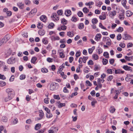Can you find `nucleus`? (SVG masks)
<instances>
[{"label": "nucleus", "mask_w": 133, "mask_h": 133, "mask_svg": "<svg viewBox=\"0 0 133 133\" xmlns=\"http://www.w3.org/2000/svg\"><path fill=\"white\" fill-rule=\"evenodd\" d=\"M6 92L8 93V96L12 99L14 97L15 93L14 91L12 89H7L6 90Z\"/></svg>", "instance_id": "obj_1"}, {"label": "nucleus", "mask_w": 133, "mask_h": 133, "mask_svg": "<svg viewBox=\"0 0 133 133\" xmlns=\"http://www.w3.org/2000/svg\"><path fill=\"white\" fill-rule=\"evenodd\" d=\"M10 37L8 35L5 36L4 37L1 41V45L7 42L10 39Z\"/></svg>", "instance_id": "obj_2"}, {"label": "nucleus", "mask_w": 133, "mask_h": 133, "mask_svg": "<svg viewBox=\"0 0 133 133\" xmlns=\"http://www.w3.org/2000/svg\"><path fill=\"white\" fill-rule=\"evenodd\" d=\"M58 84L57 83H52L50 85V89L52 91L54 90L58 87Z\"/></svg>", "instance_id": "obj_3"}, {"label": "nucleus", "mask_w": 133, "mask_h": 133, "mask_svg": "<svg viewBox=\"0 0 133 133\" xmlns=\"http://www.w3.org/2000/svg\"><path fill=\"white\" fill-rule=\"evenodd\" d=\"M116 11L114 10L110 11L108 12L109 16L111 18H113L114 16L116 15Z\"/></svg>", "instance_id": "obj_4"}, {"label": "nucleus", "mask_w": 133, "mask_h": 133, "mask_svg": "<svg viewBox=\"0 0 133 133\" xmlns=\"http://www.w3.org/2000/svg\"><path fill=\"white\" fill-rule=\"evenodd\" d=\"M16 60L15 58L12 57L9 59L7 61V63L9 64H12L15 62Z\"/></svg>", "instance_id": "obj_5"}, {"label": "nucleus", "mask_w": 133, "mask_h": 133, "mask_svg": "<svg viewBox=\"0 0 133 133\" xmlns=\"http://www.w3.org/2000/svg\"><path fill=\"white\" fill-rule=\"evenodd\" d=\"M131 37L129 35L124 34L123 36V38L125 40H130L131 39Z\"/></svg>", "instance_id": "obj_6"}, {"label": "nucleus", "mask_w": 133, "mask_h": 133, "mask_svg": "<svg viewBox=\"0 0 133 133\" xmlns=\"http://www.w3.org/2000/svg\"><path fill=\"white\" fill-rule=\"evenodd\" d=\"M51 17L53 18L54 20H55L56 21H58L59 19V16H57V15L56 13H53Z\"/></svg>", "instance_id": "obj_7"}, {"label": "nucleus", "mask_w": 133, "mask_h": 133, "mask_svg": "<svg viewBox=\"0 0 133 133\" xmlns=\"http://www.w3.org/2000/svg\"><path fill=\"white\" fill-rule=\"evenodd\" d=\"M39 116L40 117L39 118H37V119L38 120H40L41 119L44 115V113L42 110H39Z\"/></svg>", "instance_id": "obj_8"}, {"label": "nucleus", "mask_w": 133, "mask_h": 133, "mask_svg": "<svg viewBox=\"0 0 133 133\" xmlns=\"http://www.w3.org/2000/svg\"><path fill=\"white\" fill-rule=\"evenodd\" d=\"M57 103L58 104V108H60L63 107H65V103H61L59 101L57 102Z\"/></svg>", "instance_id": "obj_9"}, {"label": "nucleus", "mask_w": 133, "mask_h": 133, "mask_svg": "<svg viewBox=\"0 0 133 133\" xmlns=\"http://www.w3.org/2000/svg\"><path fill=\"white\" fill-rule=\"evenodd\" d=\"M124 11H123L122 12V13H120L119 15V17L120 19L123 20L124 19Z\"/></svg>", "instance_id": "obj_10"}, {"label": "nucleus", "mask_w": 133, "mask_h": 133, "mask_svg": "<svg viewBox=\"0 0 133 133\" xmlns=\"http://www.w3.org/2000/svg\"><path fill=\"white\" fill-rule=\"evenodd\" d=\"M115 72L116 74H120L121 73L123 74L124 71L120 69H117L115 70Z\"/></svg>", "instance_id": "obj_11"}, {"label": "nucleus", "mask_w": 133, "mask_h": 133, "mask_svg": "<svg viewBox=\"0 0 133 133\" xmlns=\"http://www.w3.org/2000/svg\"><path fill=\"white\" fill-rule=\"evenodd\" d=\"M101 35L100 34H97L96 36L95 37V39L96 41L99 40L101 38Z\"/></svg>", "instance_id": "obj_12"}, {"label": "nucleus", "mask_w": 133, "mask_h": 133, "mask_svg": "<svg viewBox=\"0 0 133 133\" xmlns=\"http://www.w3.org/2000/svg\"><path fill=\"white\" fill-rule=\"evenodd\" d=\"M66 29V26L65 25H62L61 27H59L58 28V30L59 31H61L62 30H65Z\"/></svg>", "instance_id": "obj_13"}, {"label": "nucleus", "mask_w": 133, "mask_h": 133, "mask_svg": "<svg viewBox=\"0 0 133 133\" xmlns=\"http://www.w3.org/2000/svg\"><path fill=\"white\" fill-rule=\"evenodd\" d=\"M106 15L105 13H104L102 15H100L99 16V18L101 20H104L106 18Z\"/></svg>", "instance_id": "obj_14"}, {"label": "nucleus", "mask_w": 133, "mask_h": 133, "mask_svg": "<svg viewBox=\"0 0 133 133\" xmlns=\"http://www.w3.org/2000/svg\"><path fill=\"white\" fill-rule=\"evenodd\" d=\"M131 67L127 65H124L123 67V68L126 70L130 71L131 70Z\"/></svg>", "instance_id": "obj_15"}, {"label": "nucleus", "mask_w": 133, "mask_h": 133, "mask_svg": "<svg viewBox=\"0 0 133 133\" xmlns=\"http://www.w3.org/2000/svg\"><path fill=\"white\" fill-rule=\"evenodd\" d=\"M65 14L67 16H69L71 15V11L70 10H67L65 11Z\"/></svg>", "instance_id": "obj_16"}, {"label": "nucleus", "mask_w": 133, "mask_h": 133, "mask_svg": "<svg viewBox=\"0 0 133 133\" xmlns=\"http://www.w3.org/2000/svg\"><path fill=\"white\" fill-rule=\"evenodd\" d=\"M51 39L52 41H55L56 40H59V38L58 36L55 37L52 36L51 37Z\"/></svg>", "instance_id": "obj_17"}, {"label": "nucleus", "mask_w": 133, "mask_h": 133, "mask_svg": "<svg viewBox=\"0 0 133 133\" xmlns=\"http://www.w3.org/2000/svg\"><path fill=\"white\" fill-rule=\"evenodd\" d=\"M40 18L42 21L45 22L46 21V16L45 15H42L41 16Z\"/></svg>", "instance_id": "obj_18"}, {"label": "nucleus", "mask_w": 133, "mask_h": 133, "mask_svg": "<svg viewBox=\"0 0 133 133\" xmlns=\"http://www.w3.org/2000/svg\"><path fill=\"white\" fill-rule=\"evenodd\" d=\"M17 5L21 9H22L24 7V5L22 3H17Z\"/></svg>", "instance_id": "obj_19"}, {"label": "nucleus", "mask_w": 133, "mask_h": 133, "mask_svg": "<svg viewBox=\"0 0 133 133\" xmlns=\"http://www.w3.org/2000/svg\"><path fill=\"white\" fill-rule=\"evenodd\" d=\"M126 14L127 16L130 17L133 14V13L130 11H126Z\"/></svg>", "instance_id": "obj_20"}, {"label": "nucleus", "mask_w": 133, "mask_h": 133, "mask_svg": "<svg viewBox=\"0 0 133 133\" xmlns=\"http://www.w3.org/2000/svg\"><path fill=\"white\" fill-rule=\"evenodd\" d=\"M54 129H56V130H53L52 129L49 130L48 131L49 133H53L54 131L56 132L58 130V127H55Z\"/></svg>", "instance_id": "obj_21"}, {"label": "nucleus", "mask_w": 133, "mask_h": 133, "mask_svg": "<svg viewBox=\"0 0 133 133\" xmlns=\"http://www.w3.org/2000/svg\"><path fill=\"white\" fill-rule=\"evenodd\" d=\"M115 110L116 109L114 107L111 106L110 107V111L111 113H113L115 112Z\"/></svg>", "instance_id": "obj_22"}, {"label": "nucleus", "mask_w": 133, "mask_h": 133, "mask_svg": "<svg viewBox=\"0 0 133 133\" xmlns=\"http://www.w3.org/2000/svg\"><path fill=\"white\" fill-rule=\"evenodd\" d=\"M41 71L43 73H45L48 72V70L46 68H43L41 69Z\"/></svg>", "instance_id": "obj_23"}, {"label": "nucleus", "mask_w": 133, "mask_h": 133, "mask_svg": "<svg viewBox=\"0 0 133 133\" xmlns=\"http://www.w3.org/2000/svg\"><path fill=\"white\" fill-rule=\"evenodd\" d=\"M95 49V47L94 46H92L91 48L89 49H88L89 53L90 54H91Z\"/></svg>", "instance_id": "obj_24"}, {"label": "nucleus", "mask_w": 133, "mask_h": 133, "mask_svg": "<svg viewBox=\"0 0 133 133\" xmlns=\"http://www.w3.org/2000/svg\"><path fill=\"white\" fill-rule=\"evenodd\" d=\"M61 22L62 24H66L67 23V21L64 18H63L61 21Z\"/></svg>", "instance_id": "obj_25"}, {"label": "nucleus", "mask_w": 133, "mask_h": 133, "mask_svg": "<svg viewBox=\"0 0 133 133\" xmlns=\"http://www.w3.org/2000/svg\"><path fill=\"white\" fill-rule=\"evenodd\" d=\"M37 60V58L35 57H33L32 58L31 62L32 63L35 64V62Z\"/></svg>", "instance_id": "obj_26"}, {"label": "nucleus", "mask_w": 133, "mask_h": 133, "mask_svg": "<svg viewBox=\"0 0 133 133\" xmlns=\"http://www.w3.org/2000/svg\"><path fill=\"white\" fill-rule=\"evenodd\" d=\"M102 63L103 65H106L108 62V60L107 59L103 58L102 59Z\"/></svg>", "instance_id": "obj_27"}, {"label": "nucleus", "mask_w": 133, "mask_h": 133, "mask_svg": "<svg viewBox=\"0 0 133 133\" xmlns=\"http://www.w3.org/2000/svg\"><path fill=\"white\" fill-rule=\"evenodd\" d=\"M132 56L128 57H127V56H125V58L128 61H129L130 60L132 61Z\"/></svg>", "instance_id": "obj_28"}, {"label": "nucleus", "mask_w": 133, "mask_h": 133, "mask_svg": "<svg viewBox=\"0 0 133 133\" xmlns=\"http://www.w3.org/2000/svg\"><path fill=\"white\" fill-rule=\"evenodd\" d=\"M108 40H110V38L108 37H104L103 38V42H106Z\"/></svg>", "instance_id": "obj_29"}, {"label": "nucleus", "mask_w": 133, "mask_h": 133, "mask_svg": "<svg viewBox=\"0 0 133 133\" xmlns=\"http://www.w3.org/2000/svg\"><path fill=\"white\" fill-rule=\"evenodd\" d=\"M41 127V124H37L35 126V129L36 130H37L39 129Z\"/></svg>", "instance_id": "obj_30"}, {"label": "nucleus", "mask_w": 133, "mask_h": 133, "mask_svg": "<svg viewBox=\"0 0 133 133\" xmlns=\"http://www.w3.org/2000/svg\"><path fill=\"white\" fill-rule=\"evenodd\" d=\"M67 35L70 37H72L74 36V35L73 33H72L70 31L67 32Z\"/></svg>", "instance_id": "obj_31"}, {"label": "nucleus", "mask_w": 133, "mask_h": 133, "mask_svg": "<svg viewBox=\"0 0 133 133\" xmlns=\"http://www.w3.org/2000/svg\"><path fill=\"white\" fill-rule=\"evenodd\" d=\"M98 22V20L96 18H93L92 19V22L94 24H96Z\"/></svg>", "instance_id": "obj_32"}, {"label": "nucleus", "mask_w": 133, "mask_h": 133, "mask_svg": "<svg viewBox=\"0 0 133 133\" xmlns=\"http://www.w3.org/2000/svg\"><path fill=\"white\" fill-rule=\"evenodd\" d=\"M103 56L106 58H109V54L107 52H104L103 54Z\"/></svg>", "instance_id": "obj_33"}, {"label": "nucleus", "mask_w": 133, "mask_h": 133, "mask_svg": "<svg viewBox=\"0 0 133 133\" xmlns=\"http://www.w3.org/2000/svg\"><path fill=\"white\" fill-rule=\"evenodd\" d=\"M97 103V102L96 100H94V101L91 102V105L93 107H95V104Z\"/></svg>", "instance_id": "obj_34"}, {"label": "nucleus", "mask_w": 133, "mask_h": 133, "mask_svg": "<svg viewBox=\"0 0 133 133\" xmlns=\"http://www.w3.org/2000/svg\"><path fill=\"white\" fill-rule=\"evenodd\" d=\"M83 12L85 13H87L89 11V9L86 7L84 8L83 9Z\"/></svg>", "instance_id": "obj_35"}, {"label": "nucleus", "mask_w": 133, "mask_h": 133, "mask_svg": "<svg viewBox=\"0 0 133 133\" xmlns=\"http://www.w3.org/2000/svg\"><path fill=\"white\" fill-rule=\"evenodd\" d=\"M46 117L48 118H50L52 116V114L50 113H46Z\"/></svg>", "instance_id": "obj_36"}, {"label": "nucleus", "mask_w": 133, "mask_h": 133, "mask_svg": "<svg viewBox=\"0 0 133 133\" xmlns=\"http://www.w3.org/2000/svg\"><path fill=\"white\" fill-rule=\"evenodd\" d=\"M54 24L53 23H50L48 26V27L49 28L51 29L54 27Z\"/></svg>", "instance_id": "obj_37"}, {"label": "nucleus", "mask_w": 133, "mask_h": 133, "mask_svg": "<svg viewBox=\"0 0 133 133\" xmlns=\"http://www.w3.org/2000/svg\"><path fill=\"white\" fill-rule=\"evenodd\" d=\"M123 30V28L121 27H119L117 29V31L119 32H121Z\"/></svg>", "instance_id": "obj_38"}, {"label": "nucleus", "mask_w": 133, "mask_h": 133, "mask_svg": "<svg viewBox=\"0 0 133 133\" xmlns=\"http://www.w3.org/2000/svg\"><path fill=\"white\" fill-rule=\"evenodd\" d=\"M84 27V25L83 23H81L79 24L78 26V28L79 29H83Z\"/></svg>", "instance_id": "obj_39"}, {"label": "nucleus", "mask_w": 133, "mask_h": 133, "mask_svg": "<svg viewBox=\"0 0 133 133\" xmlns=\"http://www.w3.org/2000/svg\"><path fill=\"white\" fill-rule=\"evenodd\" d=\"M2 120L3 122H5L7 121V119L6 117L3 116L2 118Z\"/></svg>", "instance_id": "obj_40"}, {"label": "nucleus", "mask_w": 133, "mask_h": 133, "mask_svg": "<svg viewBox=\"0 0 133 133\" xmlns=\"http://www.w3.org/2000/svg\"><path fill=\"white\" fill-rule=\"evenodd\" d=\"M77 15L79 17H82L83 16V15L81 11H79L77 13Z\"/></svg>", "instance_id": "obj_41"}, {"label": "nucleus", "mask_w": 133, "mask_h": 133, "mask_svg": "<svg viewBox=\"0 0 133 133\" xmlns=\"http://www.w3.org/2000/svg\"><path fill=\"white\" fill-rule=\"evenodd\" d=\"M88 57H84L82 58V61L84 63H85L86 60L88 59Z\"/></svg>", "instance_id": "obj_42"}, {"label": "nucleus", "mask_w": 133, "mask_h": 133, "mask_svg": "<svg viewBox=\"0 0 133 133\" xmlns=\"http://www.w3.org/2000/svg\"><path fill=\"white\" fill-rule=\"evenodd\" d=\"M94 4V3L93 2L91 1L89 2L88 3H86L85 5L87 6H90L91 5H92Z\"/></svg>", "instance_id": "obj_43"}, {"label": "nucleus", "mask_w": 133, "mask_h": 133, "mask_svg": "<svg viewBox=\"0 0 133 133\" xmlns=\"http://www.w3.org/2000/svg\"><path fill=\"white\" fill-rule=\"evenodd\" d=\"M45 34V32L44 31L40 30L39 32V34L41 36Z\"/></svg>", "instance_id": "obj_44"}, {"label": "nucleus", "mask_w": 133, "mask_h": 133, "mask_svg": "<svg viewBox=\"0 0 133 133\" xmlns=\"http://www.w3.org/2000/svg\"><path fill=\"white\" fill-rule=\"evenodd\" d=\"M12 99L11 98V97H10L9 96H8L6 97L5 99V102H7L11 99Z\"/></svg>", "instance_id": "obj_45"}, {"label": "nucleus", "mask_w": 133, "mask_h": 133, "mask_svg": "<svg viewBox=\"0 0 133 133\" xmlns=\"http://www.w3.org/2000/svg\"><path fill=\"white\" fill-rule=\"evenodd\" d=\"M59 56L61 58H63L64 57L65 55L63 52H59Z\"/></svg>", "instance_id": "obj_46"}, {"label": "nucleus", "mask_w": 133, "mask_h": 133, "mask_svg": "<svg viewBox=\"0 0 133 133\" xmlns=\"http://www.w3.org/2000/svg\"><path fill=\"white\" fill-rule=\"evenodd\" d=\"M46 60L49 62L51 63L53 62V59L51 58L48 57L47 58Z\"/></svg>", "instance_id": "obj_47"}, {"label": "nucleus", "mask_w": 133, "mask_h": 133, "mask_svg": "<svg viewBox=\"0 0 133 133\" xmlns=\"http://www.w3.org/2000/svg\"><path fill=\"white\" fill-rule=\"evenodd\" d=\"M103 51L102 49L101 48H99L97 49V52L98 53V54H100Z\"/></svg>", "instance_id": "obj_48"}, {"label": "nucleus", "mask_w": 133, "mask_h": 133, "mask_svg": "<svg viewBox=\"0 0 133 133\" xmlns=\"http://www.w3.org/2000/svg\"><path fill=\"white\" fill-rule=\"evenodd\" d=\"M108 41H107L106 42V44L107 45H108L110 46L111 44V41L110 39V40H108Z\"/></svg>", "instance_id": "obj_49"}, {"label": "nucleus", "mask_w": 133, "mask_h": 133, "mask_svg": "<svg viewBox=\"0 0 133 133\" xmlns=\"http://www.w3.org/2000/svg\"><path fill=\"white\" fill-rule=\"evenodd\" d=\"M93 58L95 60L98 59V56L96 54H94L92 56Z\"/></svg>", "instance_id": "obj_50"}, {"label": "nucleus", "mask_w": 133, "mask_h": 133, "mask_svg": "<svg viewBox=\"0 0 133 133\" xmlns=\"http://www.w3.org/2000/svg\"><path fill=\"white\" fill-rule=\"evenodd\" d=\"M18 122V120L17 118H15L12 121V123L13 124L17 123Z\"/></svg>", "instance_id": "obj_51"}, {"label": "nucleus", "mask_w": 133, "mask_h": 133, "mask_svg": "<svg viewBox=\"0 0 133 133\" xmlns=\"http://www.w3.org/2000/svg\"><path fill=\"white\" fill-rule=\"evenodd\" d=\"M122 38V36L121 34H118L117 36V39L118 40H120Z\"/></svg>", "instance_id": "obj_52"}, {"label": "nucleus", "mask_w": 133, "mask_h": 133, "mask_svg": "<svg viewBox=\"0 0 133 133\" xmlns=\"http://www.w3.org/2000/svg\"><path fill=\"white\" fill-rule=\"evenodd\" d=\"M54 97L55 99H59L60 98L58 95H54Z\"/></svg>", "instance_id": "obj_53"}, {"label": "nucleus", "mask_w": 133, "mask_h": 133, "mask_svg": "<svg viewBox=\"0 0 133 133\" xmlns=\"http://www.w3.org/2000/svg\"><path fill=\"white\" fill-rule=\"evenodd\" d=\"M37 11V9L36 8H35L32 10L31 11L30 13H32L34 14Z\"/></svg>", "instance_id": "obj_54"}, {"label": "nucleus", "mask_w": 133, "mask_h": 133, "mask_svg": "<svg viewBox=\"0 0 133 133\" xmlns=\"http://www.w3.org/2000/svg\"><path fill=\"white\" fill-rule=\"evenodd\" d=\"M37 27L40 29H41L43 27V25L41 23H39L37 26Z\"/></svg>", "instance_id": "obj_55"}, {"label": "nucleus", "mask_w": 133, "mask_h": 133, "mask_svg": "<svg viewBox=\"0 0 133 133\" xmlns=\"http://www.w3.org/2000/svg\"><path fill=\"white\" fill-rule=\"evenodd\" d=\"M102 4V2H99L97 3H96V6L98 7H100L101 6V5Z\"/></svg>", "instance_id": "obj_56"}, {"label": "nucleus", "mask_w": 133, "mask_h": 133, "mask_svg": "<svg viewBox=\"0 0 133 133\" xmlns=\"http://www.w3.org/2000/svg\"><path fill=\"white\" fill-rule=\"evenodd\" d=\"M42 42L44 44H47L48 43L47 40H45L44 38L43 39Z\"/></svg>", "instance_id": "obj_57"}, {"label": "nucleus", "mask_w": 133, "mask_h": 133, "mask_svg": "<svg viewBox=\"0 0 133 133\" xmlns=\"http://www.w3.org/2000/svg\"><path fill=\"white\" fill-rule=\"evenodd\" d=\"M25 78V75H22L20 76V78L21 80H23Z\"/></svg>", "instance_id": "obj_58"}, {"label": "nucleus", "mask_w": 133, "mask_h": 133, "mask_svg": "<svg viewBox=\"0 0 133 133\" xmlns=\"http://www.w3.org/2000/svg\"><path fill=\"white\" fill-rule=\"evenodd\" d=\"M99 26L102 29L105 30L106 29V28L102 25V24L101 23H99Z\"/></svg>", "instance_id": "obj_59"}, {"label": "nucleus", "mask_w": 133, "mask_h": 133, "mask_svg": "<svg viewBox=\"0 0 133 133\" xmlns=\"http://www.w3.org/2000/svg\"><path fill=\"white\" fill-rule=\"evenodd\" d=\"M5 77L3 75H2L0 74V78L3 80H4L5 79Z\"/></svg>", "instance_id": "obj_60"}, {"label": "nucleus", "mask_w": 133, "mask_h": 133, "mask_svg": "<svg viewBox=\"0 0 133 133\" xmlns=\"http://www.w3.org/2000/svg\"><path fill=\"white\" fill-rule=\"evenodd\" d=\"M115 60L114 59H110L109 60V62L111 64H112L114 63Z\"/></svg>", "instance_id": "obj_61"}, {"label": "nucleus", "mask_w": 133, "mask_h": 133, "mask_svg": "<svg viewBox=\"0 0 133 133\" xmlns=\"http://www.w3.org/2000/svg\"><path fill=\"white\" fill-rule=\"evenodd\" d=\"M44 109L45 111H46L47 113H50V110L47 108H45Z\"/></svg>", "instance_id": "obj_62"}, {"label": "nucleus", "mask_w": 133, "mask_h": 133, "mask_svg": "<svg viewBox=\"0 0 133 133\" xmlns=\"http://www.w3.org/2000/svg\"><path fill=\"white\" fill-rule=\"evenodd\" d=\"M113 78V76L112 75L108 77L107 78V80L108 81H111Z\"/></svg>", "instance_id": "obj_63"}, {"label": "nucleus", "mask_w": 133, "mask_h": 133, "mask_svg": "<svg viewBox=\"0 0 133 133\" xmlns=\"http://www.w3.org/2000/svg\"><path fill=\"white\" fill-rule=\"evenodd\" d=\"M88 64L89 65H92L94 63L91 60H90L88 62Z\"/></svg>", "instance_id": "obj_64"}]
</instances>
